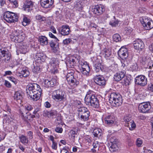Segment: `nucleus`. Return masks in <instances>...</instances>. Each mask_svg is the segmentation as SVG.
<instances>
[{"label": "nucleus", "mask_w": 153, "mask_h": 153, "mask_svg": "<svg viewBox=\"0 0 153 153\" xmlns=\"http://www.w3.org/2000/svg\"><path fill=\"white\" fill-rule=\"evenodd\" d=\"M26 92L27 95L34 101L38 100L42 93V90L38 84L33 83L27 86Z\"/></svg>", "instance_id": "1"}, {"label": "nucleus", "mask_w": 153, "mask_h": 153, "mask_svg": "<svg viewBox=\"0 0 153 153\" xmlns=\"http://www.w3.org/2000/svg\"><path fill=\"white\" fill-rule=\"evenodd\" d=\"M85 104L91 106L94 108H98L99 107V100L94 92L90 91L87 92L85 98Z\"/></svg>", "instance_id": "2"}, {"label": "nucleus", "mask_w": 153, "mask_h": 153, "mask_svg": "<svg viewBox=\"0 0 153 153\" xmlns=\"http://www.w3.org/2000/svg\"><path fill=\"white\" fill-rule=\"evenodd\" d=\"M109 101L112 106L114 107H118L122 103V97L119 93H112L110 95Z\"/></svg>", "instance_id": "3"}, {"label": "nucleus", "mask_w": 153, "mask_h": 153, "mask_svg": "<svg viewBox=\"0 0 153 153\" xmlns=\"http://www.w3.org/2000/svg\"><path fill=\"white\" fill-rule=\"evenodd\" d=\"M78 116L79 119L84 122L89 119L90 112L88 108L85 107H82L78 109Z\"/></svg>", "instance_id": "4"}, {"label": "nucleus", "mask_w": 153, "mask_h": 153, "mask_svg": "<svg viewBox=\"0 0 153 153\" xmlns=\"http://www.w3.org/2000/svg\"><path fill=\"white\" fill-rule=\"evenodd\" d=\"M19 15L18 13L7 11L4 13L3 17L7 22L10 23L17 21Z\"/></svg>", "instance_id": "5"}, {"label": "nucleus", "mask_w": 153, "mask_h": 153, "mask_svg": "<svg viewBox=\"0 0 153 153\" xmlns=\"http://www.w3.org/2000/svg\"><path fill=\"white\" fill-rule=\"evenodd\" d=\"M52 97L54 100L64 101L66 99V94L65 91L62 90H56L53 92Z\"/></svg>", "instance_id": "6"}, {"label": "nucleus", "mask_w": 153, "mask_h": 153, "mask_svg": "<svg viewBox=\"0 0 153 153\" xmlns=\"http://www.w3.org/2000/svg\"><path fill=\"white\" fill-rule=\"evenodd\" d=\"M66 79L68 84L73 88L76 87L79 84V79L74 77L73 73H68L66 76Z\"/></svg>", "instance_id": "7"}, {"label": "nucleus", "mask_w": 153, "mask_h": 153, "mask_svg": "<svg viewBox=\"0 0 153 153\" xmlns=\"http://www.w3.org/2000/svg\"><path fill=\"white\" fill-rule=\"evenodd\" d=\"M2 57L4 58L3 60L6 63L8 62L11 58L10 53L6 48H0V59Z\"/></svg>", "instance_id": "8"}, {"label": "nucleus", "mask_w": 153, "mask_h": 153, "mask_svg": "<svg viewBox=\"0 0 153 153\" xmlns=\"http://www.w3.org/2000/svg\"><path fill=\"white\" fill-rule=\"evenodd\" d=\"M140 20L145 29L150 30L153 28V21L149 18L142 17Z\"/></svg>", "instance_id": "9"}, {"label": "nucleus", "mask_w": 153, "mask_h": 153, "mask_svg": "<svg viewBox=\"0 0 153 153\" xmlns=\"http://www.w3.org/2000/svg\"><path fill=\"white\" fill-rule=\"evenodd\" d=\"M118 140L115 137H112L110 138L109 144L110 146L109 149L111 152H115L118 150Z\"/></svg>", "instance_id": "10"}, {"label": "nucleus", "mask_w": 153, "mask_h": 153, "mask_svg": "<svg viewBox=\"0 0 153 153\" xmlns=\"http://www.w3.org/2000/svg\"><path fill=\"white\" fill-rule=\"evenodd\" d=\"M94 80L96 84L100 86L105 85L106 84L105 78L101 75H97L95 76L94 77Z\"/></svg>", "instance_id": "11"}, {"label": "nucleus", "mask_w": 153, "mask_h": 153, "mask_svg": "<svg viewBox=\"0 0 153 153\" xmlns=\"http://www.w3.org/2000/svg\"><path fill=\"white\" fill-rule=\"evenodd\" d=\"M151 108V106L149 102L141 103L138 106L139 111L142 113L148 112Z\"/></svg>", "instance_id": "12"}, {"label": "nucleus", "mask_w": 153, "mask_h": 153, "mask_svg": "<svg viewBox=\"0 0 153 153\" xmlns=\"http://www.w3.org/2000/svg\"><path fill=\"white\" fill-rule=\"evenodd\" d=\"M136 84L141 86H144L147 84V79L145 76L140 75L135 78Z\"/></svg>", "instance_id": "13"}, {"label": "nucleus", "mask_w": 153, "mask_h": 153, "mask_svg": "<svg viewBox=\"0 0 153 153\" xmlns=\"http://www.w3.org/2000/svg\"><path fill=\"white\" fill-rule=\"evenodd\" d=\"M118 54L119 56L122 59H126L128 55L127 49L124 47H121L120 49L118 51Z\"/></svg>", "instance_id": "14"}, {"label": "nucleus", "mask_w": 153, "mask_h": 153, "mask_svg": "<svg viewBox=\"0 0 153 153\" xmlns=\"http://www.w3.org/2000/svg\"><path fill=\"white\" fill-rule=\"evenodd\" d=\"M133 44L135 49L142 50L144 47V43L140 39H138L134 41L133 42Z\"/></svg>", "instance_id": "15"}, {"label": "nucleus", "mask_w": 153, "mask_h": 153, "mask_svg": "<svg viewBox=\"0 0 153 153\" xmlns=\"http://www.w3.org/2000/svg\"><path fill=\"white\" fill-rule=\"evenodd\" d=\"M58 30L60 34L63 36L68 35L70 31L69 27L67 25H63Z\"/></svg>", "instance_id": "16"}, {"label": "nucleus", "mask_w": 153, "mask_h": 153, "mask_svg": "<svg viewBox=\"0 0 153 153\" xmlns=\"http://www.w3.org/2000/svg\"><path fill=\"white\" fill-rule=\"evenodd\" d=\"M104 120L106 123L111 126L114 123L115 119V116L112 114L106 115Z\"/></svg>", "instance_id": "17"}, {"label": "nucleus", "mask_w": 153, "mask_h": 153, "mask_svg": "<svg viewBox=\"0 0 153 153\" xmlns=\"http://www.w3.org/2000/svg\"><path fill=\"white\" fill-rule=\"evenodd\" d=\"M79 56L76 57H73L72 58H70L67 62L66 64L70 67L74 68L75 64L79 62Z\"/></svg>", "instance_id": "18"}, {"label": "nucleus", "mask_w": 153, "mask_h": 153, "mask_svg": "<svg viewBox=\"0 0 153 153\" xmlns=\"http://www.w3.org/2000/svg\"><path fill=\"white\" fill-rule=\"evenodd\" d=\"M54 0H41L40 4L43 8L51 7L53 4Z\"/></svg>", "instance_id": "19"}, {"label": "nucleus", "mask_w": 153, "mask_h": 153, "mask_svg": "<svg viewBox=\"0 0 153 153\" xmlns=\"http://www.w3.org/2000/svg\"><path fill=\"white\" fill-rule=\"evenodd\" d=\"M59 40L56 39V40H51L49 43L51 47L55 53L56 52L59 48Z\"/></svg>", "instance_id": "20"}, {"label": "nucleus", "mask_w": 153, "mask_h": 153, "mask_svg": "<svg viewBox=\"0 0 153 153\" xmlns=\"http://www.w3.org/2000/svg\"><path fill=\"white\" fill-rule=\"evenodd\" d=\"M34 2L31 0H27L24 3L23 8L24 10H33Z\"/></svg>", "instance_id": "21"}, {"label": "nucleus", "mask_w": 153, "mask_h": 153, "mask_svg": "<svg viewBox=\"0 0 153 153\" xmlns=\"http://www.w3.org/2000/svg\"><path fill=\"white\" fill-rule=\"evenodd\" d=\"M56 81L55 78H53L51 80L45 79L44 81V86L46 88L52 87L56 84Z\"/></svg>", "instance_id": "22"}, {"label": "nucleus", "mask_w": 153, "mask_h": 153, "mask_svg": "<svg viewBox=\"0 0 153 153\" xmlns=\"http://www.w3.org/2000/svg\"><path fill=\"white\" fill-rule=\"evenodd\" d=\"M126 75V72L125 71H121L116 73L114 76V79L116 81L121 80Z\"/></svg>", "instance_id": "23"}, {"label": "nucleus", "mask_w": 153, "mask_h": 153, "mask_svg": "<svg viewBox=\"0 0 153 153\" xmlns=\"http://www.w3.org/2000/svg\"><path fill=\"white\" fill-rule=\"evenodd\" d=\"M24 94L21 91L16 92L14 94V98L15 100L21 102L23 99Z\"/></svg>", "instance_id": "24"}, {"label": "nucleus", "mask_w": 153, "mask_h": 153, "mask_svg": "<svg viewBox=\"0 0 153 153\" xmlns=\"http://www.w3.org/2000/svg\"><path fill=\"white\" fill-rule=\"evenodd\" d=\"M38 41L40 44L42 45H47L48 43L47 38L44 36H40L38 39Z\"/></svg>", "instance_id": "25"}, {"label": "nucleus", "mask_w": 153, "mask_h": 153, "mask_svg": "<svg viewBox=\"0 0 153 153\" xmlns=\"http://www.w3.org/2000/svg\"><path fill=\"white\" fill-rule=\"evenodd\" d=\"M97 60H98L97 59V63H94V69L96 72H99L100 70L102 71L104 68L103 66L102 65L100 62H98Z\"/></svg>", "instance_id": "26"}, {"label": "nucleus", "mask_w": 153, "mask_h": 153, "mask_svg": "<svg viewBox=\"0 0 153 153\" xmlns=\"http://www.w3.org/2000/svg\"><path fill=\"white\" fill-rule=\"evenodd\" d=\"M19 139L20 142L25 145H27L28 143L29 140L28 138L24 135H21L19 136Z\"/></svg>", "instance_id": "27"}, {"label": "nucleus", "mask_w": 153, "mask_h": 153, "mask_svg": "<svg viewBox=\"0 0 153 153\" xmlns=\"http://www.w3.org/2000/svg\"><path fill=\"white\" fill-rule=\"evenodd\" d=\"M25 112L24 111H22L20 110L19 112L21 115L22 119L25 121L26 122L27 125H30V124L28 122L27 118H28V114H25Z\"/></svg>", "instance_id": "28"}, {"label": "nucleus", "mask_w": 153, "mask_h": 153, "mask_svg": "<svg viewBox=\"0 0 153 153\" xmlns=\"http://www.w3.org/2000/svg\"><path fill=\"white\" fill-rule=\"evenodd\" d=\"M36 58H38V60H40L43 62L46 58V55L42 52H38L36 53Z\"/></svg>", "instance_id": "29"}, {"label": "nucleus", "mask_w": 153, "mask_h": 153, "mask_svg": "<svg viewBox=\"0 0 153 153\" xmlns=\"http://www.w3.org/2000/svg\"><path fill=\"white\" fill-rule=\"evenodd\" d=\"M93 134L95 137L99 138L102 134V130L99 128H95L93 132Z\"/></svg>", "instance_id": "30"}, {"label": "nucleus", "mask_w": 153, "mask_h": 153, "mask_svg": "<svg viewBox=\"0 0 153 153\" xmlns=\"http://www.w3.org/2000/svg\"><path fill=\"white\" fill-rule=\"evenodd\" d=\"M125 125L126 126L128 127L129 129L131 130H133L136 127V124L133 120H131L129 123H126Z\"/></svg>", "instance_id": "31"}, {"label": "nucleus", "mask_w": 153, "mask_h": 153, "mask_svg": "<svg viewBox=\"0 0 153 153\" xmlns=\"http://www.w3.org/2000/svg\"><path fill=\"white\" fill-rule=\"evenodd\" d=\"M132 81V78L130 75H127L124 79V82L126 85H129Z\"/></svg>", "instance_id": "32"}, {"label": "nucleus", "mask_w": 153, "mask_h": 153, "mask_svg": "<svg viewBox=\"0 0 153 153\" xmlns=\"http://www.w3.org/2000/svg\"><path fill=\"white\" fill-rule=\"evenodd\" d=\"M80 71L83 74L88 75L90 71V67L89 66H86L85 68H80Z\"/></svg>", "instance_id": "33"}, {"label": "nucleus", "mask_w": 153, "mask_h": 153, "mask_svg": "<svg viewBox=\"0 0 153 153\" xmlns=\"http://www.w3.org/2000/svg\"><path fill=\"white\" fill-rule=\"evenodd\" d=\"M19 74L24 77H27L29 74V72L26 68H23L22 70L20 72Z\"/></svg>", "instance_id": "34"}, {"label": "nucleus", "mask_w": 153, "mask_h": 153, "mask_svg": "<svg viewBox=\"0 0 153 153\" xmlns=\"http://www.w3.org/2000/svg\"><path fill=\"white\" fill-rule=\"evenodd\" d=\"M50 63L51 65H53V66L54 67L58 65L59 62L58 59L53 58L51 59Z\"/></svg>", "instance_id": "35"}, {"label": "nucleus", "mask_w": 153, "mask_h": 153, "mask_svg": "<svg viewBox=\"0 0 153 153\" xmlns=\"http://www.w3.org/2000/svg\"><path fill=\"white\" fill-rule=\"evenodd\" d=\"M28 47L26 45H21L19 48V51L21 53L25 54L27 52Z\"/></svg>", "instance_id": "36"}, {"label": "nucleus", "mask_w": 153, "mask_h": 153, "mask_svg": "<svg viewBox=\"0 0 153 153\" xmlns=\"http://www.w3.org/2000/svg\"><path fill=\"white\" fill-rule=\"evenodd\" d=\"M24 39V37L22 35L20 34L17 37H16L14 38L13 41L16 43H20L22 42L23 40Z\"/></svg>", "instance_id": "37"}, {"label": "nucleus", "mask_w": 153, "mask_h": 153, "mask_svg": "<svg viewBox=\"0 0 153 153\" xmlns=\"http://www.w3.org/2000/svg\"><path fill=\"white\" fill-rule=\"evenodd\" d=\"M105 8V6L102 4H97V5L93 6L91 7L92 10H103Z\"/></svg>", "instance_id": "38"}, {"label": "nucleus", "mask_w": 153, "mask_h": 153, "mask_svg": "<svg viewBox=\"0 0 153 153\" xmlns=\"http://www.w3.org/2000/svg\"><path fill=\"white\" fill-rule=\"evenodd\" d=\"M20 34L19 30H15L10 36V38L13 41L14 38L16 37H17Z\"/></svg>", "instance_id": "39"}, {"label": "nucleus", "mask_w": 153, "mask_h": 153, "mask_svg": "<svg viewBox=\"0 0 153 153\" xmlns=\"http://www.w3.org/2000/svg\"><path fill=\"white\" fill-rule=\"evenodd\" d=\"M36 65L33 64V67L32 68V70L34 73L37 74L39 72L40 70V68L38 66L36 63Z\"/></svg>", "instance_id": "40"}, {"label": "nucleus", "mask_w": 153, "mask_h": 153, "mask_svg": "<svg viewBox=\"0 0 153 153\" xmlns=\"http://www.w3.org/2000/svg\"><path fill=\"white\" fill-rule=\"evenodd\" d=\"M113 40L116 42L120 41L121 38L120 35L118 34H115L113 36Z\"/></svg>", "instance_id": "41"}, {"label": "nucleus", "mask_w": 153, "mask_h": 153, "mask_svg": "<svg viewBox=\"0 0 153 153\" xmlns=\"http://www.w3.org/2000/svg\"><path fill=\"white\" fill-rule=\"evenodd\" d=\"M30 20L28 19L27 17L24 16L23 18V21L22 22V25L24 26H26L28 24H29L30 22Z\"/></svg>", "instance_id": "42"}, {"label": "nucleus", "mask_w": 153, "mask_h": 153, "mask_svg": "<svg viewBox=\"0 0 153 153\" xmlns=\"http://www.w3.org/2000/svg\"><path fill=\"white\" fill-rule=\"evenodd\" d=\"M77 130H72L70 132L71 137L74 140L76 135H77Z\"/></svg>", "instance_id": "43"}, {"label": "nucleus", "mask_w": 153, "mask_h": 153, "mask_svg": "<svg viewBox=\"0 0 153 153\" xmlns=\"http://www.w3.org/2000/svg\"><path fill=\"white\" fill-rule=\"evenodd\" d=\"M36 19L38 21H40L41 22H44L46 21V18L40 15L37 14L36 16Z\"/></svg>", "instance_id": "44"}, {"label": "nucleus", "mask_w": 153, "mask_h": 153, "mask_svg": "<svg viewBox=\"0 0 153 153\" xmlns=\"http://www.w3.org/2000/svg\"><path fill=\"white\" fill-rule=\"evenodd\" d=\"M105 56L106 57H108L111 55V50L110 49H105L104 51Z\"/></svg>", "instance_id": "45"}, {"label": "nucleus", "mask_w": 153, "mask_h": 153, "mask_svg": "<svg viewBox=\"0 0 153 153\" xmlns=\"http://www.w3.org/2000/svg\"><path fill=\"white\" fill-rule=\"evenodd\" d=\"M83 8L82 5L81 3L78 2L75 4L74 6V8L76 10L82 9Z\"/></svg>", "instance_id": "46"}, {"label": "nucleus", "mask_w": 153, "mask_h": 153, "mask_svg": "<svg viewBox=\"0 0 153 153\" xmlns=\"http://www.w3.org/2000/svg\"><path fill=\"white\" fill-rule=\"evenodd\" d=\"M142 143L143 142L141 139L140 138L137 139L136 141V144L137 146L138 147H140Z\"/></svg>", "instance_id": "47"}, {"label": "nucleus", "mask_w": 153, "mask_h": 153, "mask_svg": "<svg viewBox=\"0 0 153 153\" xmlns=\"http://www.w3.org/2000/svg\"><path fill=\"white\" fill-rule=\"evenodd\" d=\"M33 109V107L31 106V105H26L25 106V111H27H27H31ZM22 111H24V110H22Z\"/></svg>", "instance_id": "48"}, {"label": "nucleus", "mask_w": 153, "mask_h": 153, "mask_svg": "<svg viewBox=\"0 0 153 153\" xmlns=\"http://www.w3.org/2000/svg\"><path fill=\"white\" fill-rule=\"evenodd\" d=\"M72 41L71 39H66L63 41V43L64 45H68Z\"/></svg>", "instance_id": "49"}, {"label": "nucleus", "mask_w": 153, "mask_h": 153, "mask_svg": "<svg viewBox=\"0 0 153 153\" xmlns=\"http://www.w3.org/2000/svg\"><path fill=\"white\" fill-rule=\"evenodd\" d=\"M93 12L97 15H100L102 14L103 12V10H93Z\"/></svg>", "instance_id": "50"}, {"label": "nucleus", "mask_w": 153, "mask_h": 153, "mask_svg": "<svg viewBox=\"0 0 153 153\" xmlns=\"http://www.w3.org/2000/svg\"><path fill=\"white\" fill-rule=\"evenodd\" d=\"M124 120L126 122V123H129L132 120L131 117L128 116L125 117L124 118Z\"/></svg>", "instance_id": "51"}, {"label": "nucleus", "mask_w": 153, "mask_h": 153, "mask_svg": "<svg viewBox=\"0 0 153 153\" xmlns=\"http://www.w3.org/2000/svg\"><path fill=\"white\" fill-rule=\"evenodd\" d=\"M118 21L117 20L114 21H111L110 22V25H111L113 27L116 26L118 25Z\"/></svg>", "instance_id": "52"}, {"label": "nucleus", "mask_w": 153, "mask_h": 153, "mask_svg": "<svg viewBox=\"0 0 153 153\" xmlns=\"http://www.w3.org/2000/svg\"><path fill=\"white\" fill-rule=\"evenodd\" d=\"M50 111H45L43 113V115L46 116L48 118L51 117Z\"/></svg>", "instance_id": "53"}, {"label": "nucleus", "mask_w": 153, "mask_h": 153, "mask_svg": "<svg viewBox=\"0 0 153 153\" xmlns=\"http://www.w3.org/2000/svg\"><path fill=\"white\" fill-rule=\"evenodd\" d=\"M7 88H10L11 87V84L7 81L5 80L4 84Z\"/></svg>", "instance_id": "54"}, {"label": "nucleus", "mask_w": 153, "mask_h": 153, "mask_svg": "<svg viewBox=\"0 0 153 153\" xmlns=\"http://www.w3.org/2000/svg\"><path fill=\"white\" fill-rule=\"evenodd\" d=\"M55 131L59 133H61L63 131V129L62 128L56 127L55 129Z\"/></svg>", "instance_id": "55"}, {"label": "nucleus", "mask_w": 153, "mask_h": 153, "mask_svg": "<svg viewBox=\"0 0 153 153\" xmlns=\"http://www.w3.org/2000/svg\"><path fill=\"white\" fill-rule=\"evenodd\" d=\"M52 147L53 149H56L57 148V144L56 142H53L52 143Z\"/></svg>", "instance_id": "56"}, {"label": "nucleus", "mask_w": 153, "mask_h": 153, "mask_svg": "<svg viewBox=\"0 0 153 153\" xmlns=\"http://www.w3.org/2000/svg\"><path fill=\"white\" fill-rule=\"evenodd\" d=\"M9 79L11 81L16 84L17 83V81L16 79L13 77H10L9 78Z\"/></svg>", "instance_id": "57"}, {"label": "nucleus", "mask_w": 153, "mask_h": 153, "mask_svg": "<svg viewBox=\"0 0 153 153\" xmlns=\"http://www.w3.org/2000/svg\"><path fill=\"white\" fill-rule=\"evenodd\" d=\"M44 106L47 108H49L51 107V104L48 102H46L44 103Z\"/></svg>", "instance_id": "58"}, {"label": "nucleus", "mask_w": 153, "mask_h": 153, "mask_svg": "<svg viewBox=\"0 0 153 153\" xmlns=\"http://www.w3.org/2000/svg\"><path fill=\"white\" fill-rule=\"evenodd\" d=\"M148 89L149 90L153 92V84H150L148 86Z\"/></svg>", "instance_id": "59"}, {"label": "nucleus", "mask_w": 153, "mask_h": 153, "mask_svg": "<svg viewBox=\"0 0 153 153\" xmlns=\"http://www.w3.org/2000/svg\"><path fill=\"white\" fill-rule=\"evenodd\" d=\"M25 114H28V118H27V120L28 122L29 123V122L31 121V118L30 117V115L29 114L30 113L28 111H25Z\"/></svg>", "instance_id": "60"}, {"label": "nucleus", "mask_w": 153, "mask_h": 153, "mask_svg": "<svg viewBox=\"0 0 153 153\" xmlns=\"http://www.w3.org/2000/svg\"><path fill=\"white\" fill-rule=\"evenodd\" d=\"M13 4V7L14 8H16L18 6V3L17 0H15L14 2L12 3Z\"/></svg>", "instance_id": "61"}, {"label": "nucleus", "mask_w": 153, "mask_h": 153, "mask_svg": "<svg viewBox=\"0 0 153 153\" xmlns=\"http://www.w3.org/2000/svg\"><path fill=\"white\" fill-rule=\"evenodd\" d=\"M51 117L53 118L56 115V113L55 111H50Z\"/></svg>", "instance_id": "62"}, {"label": "nucleus", "mask_w": 153, "mask_h": 153, "mask_svg": "<svg viewBox=\"0 0 153 153\" xmlns=\"http://www.w3.org/2000/svg\"><path fill=\"white\" fill-rule=\"evenodd\" d=\"M93 145L94 148H97V147H99V146L98 142L97 141L94 143Z\"/></svg>", "instance_id": "63"}, {"label": "nucleus", "mask_w": 153, "mask_h": 153, "mask_svg": "<svg viewBox=\"0 0 153 153\" xmlns=\"http://www.w3.org/2000/svg\"><path fill=\"white\" fill-rule=\"evenodd\" d=\"M49 36L51 38L54 39V40H56L57 39L54 35H53L51 32L49 33Z\"/></svg>", "instance_id": "64"}]
</instances>
